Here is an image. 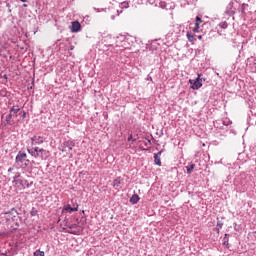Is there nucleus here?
<instances>
[{
    "mask_svg": "<svg viewBox=\"0 0 256 256\" xmlns=\"http://www.w3.org/2000/svg\"><path fill=\"white\" fill-rule=\"evenodd\" d=\"M200 24H198V23H195V26H194V28H193V32L194 33H199V29H200V26H199Z\"/></svg>",
    "mask_w": 256,
    "mask_h": 256,
    "instance_id": "obj_22",
    "label": "nucleus"
},
{
    "mask_svg": "<svg viewBox=\"0 0 256 256\" xmlns=\"http://www.w3.org/2000/svg\"><path fill=\"white\" fill-rule=\"evenodd\" d=\"M19 111H21V108L19 106H12L10 108V113L14 116L17 115V113H19Z\"/></svg>",
    "mask_w": 256,
    "mask_h": 256,
    "instance_id": "obj_15",
    "label": "nucleus"
},
{
    "mask_svg": "<svg viewBox=\"0 0 256 256\" xmlns=\"http://www.w3.org/2000/svg\"><path fill=\"white\" fill-rule=\"evenodd\" d=\"M64 211H69L70 213H73L74 211H79V205H76V207H71V205H66L64 207Z\"/></svg>",
    "mask_w": 256,
    "mask_h": 256,
    "instance_id": "obj_13",
    "label": "nucleus"
},
{
    "mask_svg": "<svg viewBox=\"0 0 256 256\" xmlns=\"http://www.w3.org/2000/svg\"><path fill=\"white\" fill-rule=\"evenodd\" d=\"M74 147L75 142L68 140L62 144L60 151H62V153H69V151H73Z\"/></svg>",
    "mask_w": 256,
    "mask_h": 256,
    "instance_id": "obj_4",
    "label": "nucleus"
},
{
    "mask_svg": "<svg viewBox=\"0 0 256 256\" xmlns=\"http://www.w3.org/2000/svg\"><path fill=\"white\" fill-rule=\"evenodd\" d=\"M82 213H85V210H82Z\"/></svg>",
    "mask_w": 256,
    "mask_h": 256,
    "instance_id": "obj_34",
    "label": "nucleus"
},
{
    "mask_svg": "<svg viewBox=\"0 0 256 256\" xmlns=\"http://www.w3.org/2000/svg\"><path fill=\"white\" fill-rule=\"evenodd\" d=\"M186 37L188 41H190V43H194V41H196L195 36H193V34H191L190 32H187Z\"/></svg>",
    "mask_w": 256,
    "mask_h": 256,
    "instance_id": "obj_16",
    "label": "nucleus"
},
{
    "mask_svg": "<svg viewBox=\"0 0 256 256\" xmlns=\"http://www.w3.org/2000/svg\"><path fill=\"white\" fill-rule=\"evenodd\" d=\"M122 8L123 9H128L129 8V2H123L122 3Z\"/></svg>",
    "mask_w": 256,
    "mask_h": 256,
    "instance_id": "obj_23",
    "label": "nucleus"
},
{
    "mask_svg": "<svg viewBox=\"0 0 256 256\" xmlns=\"http://www.w3.org/2000/svg\"><path fill=\"white\" fill-rule=\"evenodd\" d=\"M6 125H15V120H13L11 112L6 116Z\"/></svg>",
    "mask_w": 256,
    "mask_h": 256,
    "instance_id": "obj_12",
    "label": "nucleus"
},
{
    "mask_svg": "<svg viewBox=\"0 0 256 256\" xmlns=\"http://www.w3.org/2000/svg\"><path fill=\"white\" fill-rule=\"evenodd\" d=\"M196 23L198 25H201V23H203V20L201 19V17H199V16L196 17Z\"/></svg>",
    "mask_w": 256,
    "mask_h": 256,
    "instance_id": "obj_24",
    "label": "nucleus"
},
{
    "mask_svg": "<svg viewBox=\"0 0 256 256\" xmlns=\"http://www.w3.org/2000/svg\"><path fill=\"white\" fill-rule=\"evenodd\" d=\"M162 153H163V150L159 151L157 154H154V163H155V165H158V167H161Z\"/></svg>",
    "mask_w": 256,
    "mask_h": 256,
    "instance_id": "obj_9",
    "label": "nucleus"
},
{
    "mask_svg": "<svg viewBox=\"0 0 256 256\" xmlns=\"http://www.w3.org/2000/svg\"><path fill=\"white\" fill-rule=\"evenodd\" d=\"M70 30L72 33H79V31H81V23H79V21L72 22Z\"/></svg>",
    "mask_w": 256,
    "mask_h": 256,
    "instance_id": "obj_8",
    "label": "nucleus"
},
{
    "mask_svg": "<svg viewBox=\"0 0 256 256\" xmlns=\"http://www.w3.org/2000/svg\"><path fill=\"white\" fill-rule=\"evenodd\" d=\"M190 87L194 91H197V89H201L203 87V78H201V74H198V77L196 79H190L189 80Z\"/></svg>",
    "mask_w": 256,
    "mask_h": 256,
    "instance_id": "obj_3",
    "label": "nucleus"
},
{
    "mask_svg": "<svg viewBox=\"0 0 256 256\" xmlns=\"http://www.w3.org/2000/svg\"><path fill=\"white\" fill-rule=\"evenodd\" d=\"M33 256H45V252L41 250H36Z\"/></svg>",
    "mask_w": 256,
    "mask_h": 256,
    "instance_id": "obj_19",
    "label": "nucleus"
},
{
    "mask_svg": "<svg viewBox=\"0 0 256 256\" xmlns=\"http://www.w3.org/2000/svg\"><path fill=\"white\" fill-rule=\"evenodd\" d=\"M23 7H27V4H23Z\"/></svg>",
    "mask_w": 256,
    "mask_h": 256,
    "instance_id": "obj_32",
    "label": "nucleus"
},
{
    "mask_svg": "<svg viewBox=\"0 0 256 256\" xmlns=\"http://www.w3.org/2000/svg\"><path fill=\"white\" fill-rule=\"evenodd\" d=\"M22 117L25 119V118L27 117V113H26V112H23Z\"/></svg>",
    "mask_w": 256,
    "mask_h": 256,
    "instance_id": "obj_26",
    "label": "nucleus"
},
{
    "mask_svg": "<svg viewBox=\"0 0 256 256\" xmlns=\"http://www.w3.org/2000/svg\"><path fill=\"white\" fill-rule=\"evenodd\" d=\"M32 145H42V143H45V139L43 136H33L31 138Z\"/></svg>",
    "mask_w": 256,
    "mask_h": 256,
    "instance_id": "obj_7",
    "label": "nucleus"
},
{
    "mask_svg": "<svg viewBox=\"0 0 256 256\" xmlns=\"http://www.w3.org/2000/svg\"><path fill=\"white\" fill-rule=\"evenodd\" d=\"M220 229H223V223L221 221H218L217 225H216V228H215V231H217V233H219Z\"/></svg>",
    "mask_w": 256,
    "mask_h": 256,
    "instance_id": "obj_18",
    "label": "nucleus"
},
{
    "mask_svg": "<svg viewBox=\"0 0 256 256\" xmlns=\"http://www.w3.org/2000/svg\"><path fill=\"white\" fill-rule=\"evenodd\" d=\"M19 189H25V187H29V182L25 179H19L13 182Z\"/></svg>",
    "mask_w": 256,
    "mask_h": 256,
    "instance_id": "obj_6",
    "label": "nucleus"
},
{
    "mask_svg": "<svg viewBox=\"0 0 256 256\" xmlns=\"http://www.w3.org/2000/svg\"><path fill=\"white\" fill-rule=\"evenodd\" d=\"M27 151L31 157H34L35 159H47L49 157V151L39 148L37 146L32 148H27Z\"/></svg>",
    "mask_w": 256,
    "mask_h": 256,
    "instance_id": "obj_2",
    "label": "nucleus"
},
{
    "mask_svg": "<svg viewBox=\"0 0 256 256\" xmlns=\"http://www.w3.org/2000/svg\"><path fill=\"white\" fill-rule=\"evenodd\" d=\"M72 233V235H75V232H71Z\"/></svg>",
    "mask_w": 256,
    "mask_h": 256,
    "instance_id": "obj_33",
    "label": "nucleus"
},
{
    "mask_svg": "<svg viewBox=\"0 0 256 256\" xmlns=\"http://www.w3.org/2000/svg\"><path fill=\"white\" fill-rule=\"evenodd\" d=\"M224 245H227V242H224Z\"/></svg>",
    "mask_w": 256,
    "mask_h": 256,
    "instance_id": "obj_35",
    "label": "nucleus"
},
{
    "mask_svg": "<svg viewBox=\"0 0 256 256\" xmlns=\"http://www.w3.org/2000/svg\"><path fill=\"white\" fill-rule=\"evenodd\" d=\"M131 139H133V135H130V136L128 137V141H131Z\"/></svg>",
    "mask_w": 256,
    "mask_h": 256,
    "instance_id": "obj_27",
    "label": "nucleus"
},
{
    "mask_svg": "<svg viewBox=\"0 0 256 256\" xmlns=\"http://www.w3.org/2000/svg\"><path fill=\"white\" fill-rule=\"evenodd\" d=\"M22 3H25L26 0H20Z\"/></svg>",
    "mask_w": 256,
    "mask_h": 256,
    "instance_id": "obj_31",
    "label": "nucleus"
},
{
    "mask_svg": "<svg viewBox=\"0 0 256 256\" xmlns=\"http://www.w3.org/2000/svg\"><path fill=\"white\" fill-rule=\"evenodd\" d=\"M139 195L134 194L132 195V197L130 198V203H132V205H137V203H139Z\"/></svg>",
    "mask_w": 256,
    "mask_h": 256,
    "instance_id": "obj_14",
    "label": "nucleus"
},
{
    "mask_svg": "<svg viewBox=\"0 0 256 256\" xmlns=\"http://www.w3.org/2000/svg\"><path fill=\"white\" fill-rule=\"evenodd\" d=\"M219 27H221V29H227V27H229V24L224 21L219 24Z\"/></svg>",
    "mask_w": 256,
    "mask_h": 256,
    "instance_id": "obj_20",
    "label": "nucleus"
},
{
    "mask_svg": "<svg viewBox=\"0 0 256 256\" xmlns=\"http://www.w3.org/2000/svg\"><path fill=\"white\" fill-rule=\"evenodd\" d=\"M198 39L202 40V39H203V36H201V35H200V36H198Z\"/></svg>",
    "mask_w": 256,
    "mask_h": 256,
    "instance_id": "obj_30",
    "label": "nucleus"
},
{
    "mask_svg": "<svg viewBox=\"0 0 256 256\" xmlns=\"http://www.w3.org/2000/svg\"><path fill=\"white\" fill-rule=\"evenodd\" d=\"M188 175H191L193 173V169H195V164H190L189 166H186Z\"/></svg>",
    "mask_w": 256,
    "mask_h": 256,
    "instance_id": "obj_17",
    "label": "nucleus"
},
{
    "mask_svg": "<svg viewBox=\"0 0 256 256\" xmlns=\"http://www.w3.org/2000/svg\"><path fill=\"white\" fill-rule=\"evenodd\" d=\"M229 15H235V11L228 12Z\"/></svg>",
    "mask_w": 256,
    "mask_h": 256,
    "instance_id": "obj_25",
    "label": "nucleus"
},
{
    "mask_svg": "<svg viewBox=\"0 0 256 256\" xmlns=\"http://www.w3.org/2000/svg\"><path fill=\"white\" fill-rule=\"evenodd\" d=\"M121 183H123V179L121 177H118L114 179L113 181V187H115L117 190L121 189Z\"/></svg>",
    "mask_w": 256,
    "mask_h": 256,
    "instance_id": "obj_10",
    "label": "nucleus"
},
{
    "mask_svg": "<svg viewBox=\"0 0 256 256\" xmlns=\"http://www.w3.org/2000/svg\"><path fill=\"white\" fill-rule=\"evenodd\" d=\"M0 223L7 231H17L21 223L19 212L15 208H12L8 212H2L0 214Z\"/></svg>",
    "mask_w": 256,
    "mask_h": 256,
    "instance_id": "obj_1",
    "label": "nucleus"
},
{
    "mask_svg": "<svg viewBox=\"0 0 256 256\" xmlns=\"http://www.w3.org/2000/svg\"><path fill=\"white\" fill-rule=\"evenodd\" d=\"M0 255H3V253L0 252Z\"/></svg>",
    "mask_w": 256,
    "mask_h": 256,
    "instance_id": "obj_36",
    "label": "nucleus"
},
{
    "mask_svg": "<svg viewBox=\"0 0 256 256\" xmlns=\"http://www.w3.org/2000/svg\"><path fill=\"white\" fill-rule=\"evenodd\" d=\"M12 172H13V168H9L8 173H12Z\"/></svg>",
    "mask_w": 256,
    "mask_h": 256,
    "instance_id": "obj_28",
    "label": "nucleus"
},
{
    "mask_svg": "<svg viewBox=\"0 0 256 256\" xmlns=\"http://www.w3.org/2000/svg\"><path fill=\"white\" fill-rule=\"evenodd\" d=\"M20 177H21V173L17 172L13 177V183H15V181H19Z\"/></svg>",
    "mask_w": 256,
    "mask_h": 256,
    "instance_id": "obj_21",
    "label": "nucleus"
},
{
    "mask_svg": "<svg viewBox=\"0 0 256 256\" xmlns=\"http://www.w3.org/2000/svg\"><path fill=\"white\" fill-rule=\"evenodd\" d=\"M142 145H144V146H142L143 151H149V146L151 145V140H149L147 138L144 139L142 141Z\"/></svg>",
    "mask_w": 256,
    "mask_h": 256,
    "instance_id": "obj_11",
    "label": "nucleus"
},
{
    "mask_svg": "<svg viewBox=\"0 0 256 256\" xmlns=\"http://www.w3.org/2000/svg\"><path fill=\"white\" fill-rule=\"evenodd\" d=\"M72 227H77V224H74V225L70 226V229H72Z\"/></svg>",
    "mask_w": 256,
    "mask_h": 256,
    "instance_id": "obj_29",
    "label": "nucleus"
},
{
    "mask_svg": "<svg viewBox=\"0 0 256 256\" xmlns=\"http://www.w3.org/2000/svg\"><path fill=\"white\" fill-rule=\"evenodd\" d=\"M29 163V160L27 159V153L23 151H19L15 158V163L17 165H21V163Z\"/></svg>",
    "mask_w": 256,
    "mask_h": 256,
    "instance_id": "obj_5",
    "label": "nucleus"
}]
</instances>
